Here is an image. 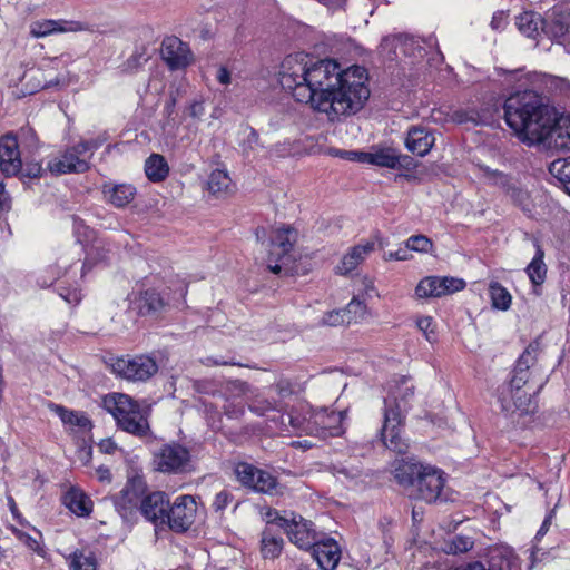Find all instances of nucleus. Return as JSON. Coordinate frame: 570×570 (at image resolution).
<instances>
[{
  "label": "nucleus",
  "instance_id": "17",
  "mask_svg": "<svg viewBox=\"0 0 570 570\" xmlns=\"http://www.w3.org/2000/svg\"><path fill=\"white\" fill-rule=\"evenodd\" d=\"M543 32L559 43L570 41V6L553 7L547 14Z\"/></svg>",
  "mask_w": 570,
  "mask_h": 570
},
{
  "label": "nucleus",
  "instance_id": "7",
  "mask_svg": "<svg viewBox=\"0 0 570 570\" xmlns=\"http://www.w3.org/2000/svg\"><path fill=\"white\" fill-rule=\"evenodd\" d=\"M298 233L286 225L274 228L271 240L267 267L274 274L281 273L291 263V252L297 242Z\"/></svg>",
  "mask_w": 570,
  "mask_h": 570
},
{
  "label": "nucleus",
  "instance_id": "59",
  "mask_svg": "<svg viewBox=\"0 0 570 570\" xmlns=\"http://www.w3.org/2000/svg\"><path fill=\"white\" fill-rule=\"evenodd\" d=\"M98 448L102 453H106V454H112L118 449L116 442L110 438L101 440L98 443Z\"/></svg>",
  "mask_w": 570,
  "mask_h": 570
},
{
  "label": "nucleus",
  "instance_id": "4",
  "mask_svg": "<svg viewBox=\"0 0 570 570\" xmlns=\"http://www.w3.org/2000/svg\"><path fill=\"white\" fill-rule=\"evenodd\" d=\"M102 407L112 415L116 425L135 436H146L149 431L148 411L125 393H109L102 397Z\"/></svg>",
  "mask_w": 570,
  "mask_h": 570
},
{
  "label": "nucleus",
  "instance_id": "9",
  "mask_svg": "<svg viewBox=\"0 0 570 570\" xmlns=\"http://www.w3.org/2000/svg\"><path fill=\"white\" fill-rule=\"evenodd\" d=\"M191 463L189 450L177 443L171 442L161 445L153 458L154 469L158 472L168 474H178L186 472Z\"/></svg>",
  "mask_w": 570,
  "mask_h": 570
},
{
  "label": "nucleus",
  "instance_id": "50",
  "mask_svg": "<svg viewBox=\"0 0 570 570\" xmlns=\"http://www.w3.org/2000/svg\"><path fill=\"white\" fill-rule=\"evenodd\" d=\"M75 257L71 255H62L58 258L56 265L52 267L56 271V276L58 278L62 276H67L71 273L75 265Z\"/></svg>",
  "mask_w": 570,
  "mask_h": 570
},
{
  "label": "nucleus",
  "instance_id": "25",
  "mask_svg": "<svg viewBox=\"0 0 570 570\" xmlns=\"http://www.w3.org/2000/svg\"><path fill=\"white\" fill-rule=\"evenodd\" d=\"M314 413L315 410L306 403H299L292 407L286 415L292 431L297 434L313 435V431L316 430L313 425Z\"/></svg>",
  "mask_w": 570,
  "mask_h": 570
},
{
  "label": "nucleus",
  "instance_id": "15",
  "mask_svg": "<svg viewBox=\"0 0 570 570\" xmlns=\"http://www.w3.org/2000/svg\"><path fill=\"white\" fill-rule=\"evenodd\" d=\"M444 485V472L432 465H425L416 480L419 497L428 503L440 499Z\"/></svg>",
  "mask_w": 570,
  "mask_h": 570
},
{
  "label": "nucleus",
  "instance_id": "35",
  "mask_svg": "<svg viewBox=\"0 0 570 570\" xmlns=\"http://www.w3.org/2000/svg\"><path fill=\"white\" fill-rule=\"evenodd\" d=\"M497 108H494L493 112H489L485 109H482L480 112H468L464 110H455L451 118L456 124H464L468 121L475 122L476 125H484L494 127L497 124Z\"/></svg>",
  "mask_w": 570,
  "mask_h": 570
},
{
  "label": "nucleus",
  "instance_id": "26",
  "mask_svg": "<svg viewBox=\"0 0 570 570\" xmlns=\"http://www.w3.org/2000/svg\"><path fill=\"white\" fill-rule=\"evenodd\" d=\"M313 557L323 570H332L336 567L341 558V550L338 544L333 540H316L315 546H312Z\"/></svg>",
  "mask_w": 570,
  "mask_h": 570
},
{
  "label": "nucleus",
  "instance_id": "2",
  "mask_svg": "<svg viewBox=\"0 0 570 570\" xmlns=\"http://www.w3.org/2000/svg\"><path fill=\"white\" fill-rule=\"evenodd\" d=\"M503 109L507 125L521 140L530 144H546L560 114L547 97L532 90L510 95Z\"/></svg>",
  "mask_w": 570,
  "mask_h": 570
},
{
  "label": "nucleus",
  "instance_id": "31",
  "mask_svg": "<svg viewBox=\"0 0 570 570\" xmlns=\"http://www.w3.org/2000/svg\"><path fill=\"white\" fill-rule=\"evenodd\" d=\"M198 188L207 200L225 199L237 190L233 180H198Z\"/></svg>",
  "mask_w": 570,
  "mask_h": 570
},
{
  "label": "nucleus",
  "instance_id": "1",
  "mask_svg": "<svg viewBox=\"0 0 570 570\" xmlns=\"http://www.w3.org/2000/svg\"><path fill=\"white\" fill-rule=\"evenodd\" d=\"M320 86L312 107L327 115L331 121L341 116L357 114L365 106L371 91L367 86V71L354 65L343 69L335 60H327V67L315 75Z\"/></svg>",
  "mask_w": 570,
  "mask_h": 570
},
{
  "label": "nucleus",
  "instance_id": "46",
  "mask_svg": "<svg viewBox=\"0 0 570 570\" xmlns=\"http://www.w3.org/2000/svg\"><path fill=\"white\" fill-rule=\"evenodd\" d=\"M350 323H352V317H347L345 308L326 312L321 320V324L328 326H340Z\"/></svg>",
  "mask_w": 570,
  "mask_h": 570
},
{
  "label": "nucleus",
  "instance_id": "57",
  "mask_svg": "<svg viewBox=\"0 0 570 570\" xmlns=\"http://www.w3.org/2000/svg\"><path fill=\"white\" fill-rule=\"evenodd\" d=\"M554 517V510H551L544 518L540 529L538 530L535 537H534V541L535 542H539L546 534L547 532L549 531L550 529V525L552 523V519Z\"/></svg>",
  "mask_w": 570,
  "mask_h": 570
},
{
  "label": "nucleus",
  "instance_id": "49",
  "mask_svg": "<svg viewBox=\"0 0 570 570\" xmlns=\"http://www.w3.org/2000/svg\"><path fill=\"white\" fill-rule=\"evenodd\" d=\"M249 409L252 412L257 415H266L271 411H279V405L267 399H256L250 405Z\"/></svg>",
  "mask_w": 570,
  "mask_h": 570
},
{
  "label": "nucleus",
  "instance_id": "45",
  "mask_svg": "<svg viewBox=\"0 0 570 570\" xmlns=\"http://www.w3.org/2000/svg\"><path fill=\"white\" fill-rule=\"evenodd\" d=\"M521 570V561L509 546L501 543V570Z\"/></svg>",
  "mask_w": 570,
  "mask_h": 570
},
{
  "label": "nucleus",
  "instance_id": "64",
  "mask_svg": "<svg viewBox=\"0 0 570 570\" xmlns=\"http://www.w3.org/2000/svg\"><path fill=\"white\" fill-rule=\"evenodd\" d=\"M454 570H487L481 562L469 563L464 567L456 568Z\"/></svg>",
  "mask_w": 570,
  "mask_h": 570
},
{
  "label": "nucleus",
  "instance_id": "63",
  "mask_svg": "<svg viewBox=\"0 0 570 570\" xmlns=\"http://www.w3.org/2000/svg\"><path fill=\"white\" fill-rule=\"evenodd\" d=\"M512 302V297L510 293L501 286V311H507L510 308Z\"/></svg>",
  "mask_w": 570,
  "mask_h": 570
},
{
  "label": "nucleus",
  "instance_id": "34",
  "mask_svg": "<svg viewBox=\"0 0 570 570\" xmlns=\"http://www.w3.org/2000/svg\"><path fill=\"white\" fill-rule=\"evenodd\" d=\"M424 466L420 462L401 460L394 468V476L402 485H413L416 483Z\"/></svg>",
  "mask_w": 570,
  "mask_h": 570
},
{
  "label": "nucleus",
  "instance_id": "18",
  "mask_svg": "<svg viewBox=\"0 0 570 570\" xmlns=\"http://www.w3.org/2000/svg\"><path fill=\"white\" fill-rule=\"evenodd\" d=\"M160 55L171 70L186 68L193 61V53L189 46L176 36H169L163 40Z\"/></svg>",
  "mask_w": 570,
  "mask_h": 570
},
{
  "label": "nucleus",
  "instance_id": "29",
  "mask_svg": "<svg viewBox=\"0 0 570 570\" xmlns=\"http://www.w3.org/2000/svg\"><path fill=\"white\" fill-rule=\"evenodd\" d=\"M63 504L78 517H88L92 512L91 499L79 488L71 487L62 498Z\"/></svg>",
  "mask_w": 570,
  "mask_h": 570
},
{
  "label": "nucleus",
  "instance_id": "41",
  "mask_svg": "<svg viewBox=\"0 0 570 570\" xmlns=\"http://www.w3.org/2000/svg\"><path fill=\"white\" fill-rule=\"evenodd\" d=\"M145 174L147 178H166L169 174V166L165 157L151 154L145 161Z\"/></svg>",
  "mask_w": 570,
  "mask_h": 570
},
{
  "label": "nucleus",
  "instance_id": "61",
  "mask_svg": "<svg viewBox=\"0 0 570 570\" xmlns=\"http://www.w3.org/2000/svg\"><path fill=\"white\" fill-rule=\"evenodd\" d=\"M549 86L553 87L554 89H558L560 91H563L570 87V83L568 80L559 77H550L549 79Z\"/></svg>",
  "mask_w": 570,
  "mask_h": 570
},
{
  "label": "nucleus",
  "instance_id": "20",
  "mask_svg": "<svg viewBox=\"0 0 570 570\" xmlns=\"http://www.w3.org/2000/svg\"><path fill=\"white\" fill-rule=\"evenodd\" d=\"M344 420L345 412L343 411L315 410L313 425L316 430L313 431V435L320 438L337 436L343 433Z\"/></svg>",
  "mask_w": 570,
  "mask_h": 570
},
{
  "label": "nucleus",
  "instance_id": "42",
  "mask_svg": "<svg viewBox=\"0 0 570 570\" xmlns=\"http://www.w3.org/2000/svg\"><path fill=\"white\" fill-rule=\"evenodd\" d=\"M283 549V539L276 538L271 534L268 531L263 533L262 538V553L264 558L274 559L278 557Z\"/></svg>",
  "mask_w": 570,
  "mask_h": 570
},
{
  "label": "nucleus",
  "instance_id": "12",
  "mask_svg": "<svg viewBox=\"0 0 570 570\" xmlns=\"http://www.w3.org/2000/svg\"><path fill=\"white\" fill-rule=\"evenodd\" d=\"M237 480L256 492L276 494L277 480L269 472L261 470L249 463L240 462L235 468Z\"/></svg>",
  "mask_w": 570,
  "mask_h": 570
},
{
  "label": "nucleus",
  "instance_id": "47",
  "mask_svg": "<svg viewBox=\"0 0 570 570\" xmlns=\"http://www.w3.org/2000/svg\"><path fill=\"white\" fill-rule=\"evenodd\" d=\"M347 317H352V322H357L360 318H363L367 312L366 304L354 297L345 307Z\"/></svg>",
  "mask_w": 570,
  "mask_h": 570
},
{
  "label": "nucleus",
  "instance_id": "8",
  "mask_svg": "<svg viewBox=\"0 0 570 570\" xmlns=\"http://www.w3.org/2000/svg\"><path fill=\"white\" fill-rule=\"evenodd\" d=\"M110 367L116 376L130 382H146L158 371L156 361L147 355L116 357Z\"/></svg>",
  "mask_w": 570,
  "mask_h": 570
},
{
  "label": "nucleus",
  "instance_id": "38",
  "mask_svg": "<svg viewBox=\"0 0 570 570\" xmlns=\"http://www.w3.org/2000/svg\"><path fill=\"white\" fill-rule=\"evenodd\" d=\"M535 393H527L525 391H514L513 403L519 416H532L538 410Z\"/></svg>",
  "mask_w": 570,
  "mask_h": 570
},
{
  "label": "nucleus",
  "instance_id": "60",
  "mask_svg": "<svg viewBox=\"0 0 570 570\" xmlns=\"http://www.w3.org/2000/svg\"><path fill=\"white\" fill-rule=\"evenodd\" d=\"M216 79L219 83L224 85V86H228L230 82H232V75H230V71L224 67V66H220L218 69H217V72H216Z\"/></svg>",
  "mask_w": 570,
  "mask_h": 570
},
{
  "label": "nucleus",
  "instance_id": "10",
  "mask_svg": "<svg viewBox=\"0 0 570 570\" xmlns=\"http://www.w3.org/2000/svg\"><path fill=\"white\" fill-rule=\"evenodd\" d=\"M274 523L283 528L289 540L299 549H311L312 546H315L316 540L321 538L311 521L294 513H291V517H277Z\"/></svg>",
  "mask_w": 570,
  "mask_h": 570
},
{
  "label": "nucleus",
  "instance_id": "3",
  "mask_svg": "<svg viewBox=\"0 0 570 570\" xmlns=\"http://www.w3.org/2000/svg\"><path fill=\"white\" fill-rule=\"evenodd\" d=\"M327 60L313 62L311 57L304 52L286 56L278 71V81L282 88L292 94L298 102L313 105L316 91L320 86L314 81V75L320 69L327 67Z\"/></svg>",
  "mask_w": 570,
  "mask_h": 570
},
{
  "label": "nucleus",
  "instance_id": "58",
  "mask_svg": "<svg viewBox=\"0 0 570 570\" xmlns=\"http://www.w3.org/2000/svg\"><path fill=\"white\" fill-rule=\"evenodd\" d=\"M11 208V198L7 193L4 185L0 181V212H8Z\"/></svg>",
  "mask_w": 570,
  "mask_h": 570
},
{
  "label": "nucleus",
  "instance_id": "14",
  "mask_svg": "<svg viewBox=\"0 0 570 570\" xmlns=\"http://www.w3.org/2000/svg\"><path fill=\"white\" fill-rule=\"evenodd\" d=\"M197 503L189 494L179 495L170 505L167 525L175 532L187 531L195 522Z\"/></svg>",
  "mask_w": 570,
  "mask_h": 570
},
{
  "label": "nucleus",
  "instance_id": "19",
  "mask_svg": "<svg viewBox=\"0 0 570 570\" xmlns=\"http://www.w3.org/2000/svg\"><path fill=\"white\" fill-rule=\"evenodd\" d=\"M169 509V499L167 494L161 491L146 495L139 507L144 518L156 527L167 524Z\"/></svg>",
  "mask_w": 570,
  "mask_h": 570
},
{
  "label": "nucleus",
  "instance_id": "6",
  "mask_svg": "<svg viewBox=\"0 0 570 570\" xmlns=\"http://www.w3.org/2000/svg\"><path fill=\"white\" fill-rule=\"evenodd\" d=\"M186 295L187 285L183 281L176 279L161 292L155 288L141 292L135 299V305L139 314L147 315L159 312L165 306L183 303Z\"/></svg>",
  "mask_w": 570,
  "mask_h": 570
},
{
  "label": "nucleus",
  "instance_id": "37",
  "mask_svg": "<svg viewBox=\"0 0 570 570\" xmlns=\"http://www.w3.org/2000/svg\"><path fill=\"white\" fill-rule=\"evenodd\" d=\"M409 157H401L392 148H380L372 150L371 164L374 166L396 168L403 166L402 160H406Z\"/></svg>",
  "mask_w": 570,
  "mask_h": 570
},
{
  "label": "nucleus",
  "instance_id": "27",
  "mask_svg": "<svg viewBox=\"0 0 570 570\" xmlns=\"http://www.w3.org/2000/svg\"><path fill=\"white\" fill-rule=\"evenodd\" d=\"M435 138L433 134L425 127L413 126L409 129L405 146L417 156H425L434 146Z\"/></svg>",
  "mask_w": 570,
  "mask_h": 570
},
{
  "label": "nucleus",
  "instance_id": "21",
  "mask_svg": "<svg viewBox=\"0 0 570 570\" xmlns=\"http://www.w3.org/2000/svg\"><path fill=\"white\" fill-rule=\"evenodd\" d=\"M540 352L539 340L532 341L519 356L511 377V387L514 391H521L529 380V368L537 361Z\"/></svg>",
  "mask_w": 570,
  "mask_h": 570
},
{
  "label": "nucleus",
  "instance_id": "62",
  "mask_svg": "<svg viewBox=\"0 0 570 570\" xmlns=\"http://www.w3.org/2000/svg\"><path fill=\"white\" fill-rule=\"evenodd\" d=\"M96 475L100 482H110L111 473L110 470L104 465L96 469Z\"/></svg>",
  "mask_w": 570,
  "mask_h": 570
},
{
  "label": "nucleus",
  "instance_id": "56",
  "mask_svg": "<svg viewBox=\"0 0 570 570\" xmlns=\"http://www.w3.org/2000/svg\"><path fill=\"white\" fill-rule=\"evenodd\" d=\"M232 499L230 492L223 490L215 495L213 508L215 511H223L232 502Z\"/></svg>",
  "mask_w": 570,
  "mask_h": 570
},
{
  "label": "nucleus",
  "instance_id": "22",
  "mask_svg": "<svg viewBox=\"0 0 570 570\" xmlns=\"http://www.w3.org/2000/svg\"><path fill=\"white\" fill-rule=\"evenodd\" d=\"M414 394V385L409 377L393 380L387 384V395L384 397V409L401 410L404 414L407 401Z\"/></svg>",
  "mask_w": 570,
  "mask_h": 570
},
{
  "label": "nucleus",
  "instance_id": "32",
  "mask_svg": "<svg viewBox=\"0 0 570 570\" xmlns=\"http://www.w3.org/2000/svg\"><path fill=\"white\" fill-rule=\"evenodd\" d=\"M49 409L59 416L61 422L69 428H79L80 430H90L92 426L91 421L81 411L69 410L59 404H49Z\"/></svg>",
  "mask_w": 570,
  "mask_h": 570
},
{
  "label": "nucleus",
  "instance_id": "51",
  "mask_svg": "<svg viewBox=\"0 0 570 570\" xmlns=\"http://www.w3.org/2000/svg\"><path fill=\"white\" fill-rule=\"evenodd\" d=\"M472 547L473 542L470 540V538L456 535L451 540L448 552L462 553L469 551L472 549Z\"/></svg>",
  "mask_w": 570,
  "mask_h": 570
},
{
  "label": "nucleus",
  "instance_id": "28",
  "mask_svg": "<svg viewBox=\"0 0 570 570\" xmlns=\"http://www.w3.org/2000/svg\"><path fill=\"white\" fill-rule=\"evenodd\" d=\"M136 187L130 183H116L114 180L104 184L102 194L105 199L116 207H124L134 200Z\"/></svg>",
  "mask_w": 570,
  "mask_h": 570
},
{
  "label": "nucleus",
  "instance_id": "11",
  "mask_svg": "<svg viewBox=\"0 0 570 570\" xmlns=\"http://www.w3.org/2000/svg\"><path fill=\"white\" fill-rule=\"evenodd\" d=\"M405 415L402 411L389 407L383 410V425L380 435L383 444L397 453H405L409 444L402 436Z\"/></svg>",
  "mask_w": 570,
  "mask_h": 570
},
{
  "label": "nucleus",
  "instance_id": "24",
  "mask_svg": "<svg viewBox=\"0 0 570 570\" xmlns=\"http://www.w3.org/2000/svg\"><path fill=\"white\" fill-rule=\"evenodd\" d=\"M375 249L373 240L362 242L351 247L342 257L340 264L336 266V273L346 275L356 269L365 258Z\"/></svg>",
  "mask_w": 570,
  "mask_h": 570
},
{
  "label": "nucleus",
  "instance_id": "39",
  "mask_svg": "<svg viewBox=\"0 0 570 570\" xmlns=\"http://www.w3.org/2000/svg\"><path fill=\"white\" fill-rule=\"evenodd\" d=\"M543 250L538 247L534 257L527 267V274L535 286L543 284L547 276V266L543 262Z\"/></svg>",
  "mask_w": 570,
  "mask_h": 570
},
{
  "label": "nucleus",
  "instance_id": "36",
  "mask_svg": "<svg viewBox=\"0 0 570 570\" xmlns=\"http://www.w3.org/2000/svg\"><path fill=\"white\" fill-rule=\"evenodd\" d=\"M544 19L535 12H523L515 18V24L520 32L529 38L535 37L539 30L543 31Z\"/></svg>",
  "mask_w": 570,
  "mask_h": 570
},
{
  "label": "nucleus",
  "instance_id": "23",
  "mask_svg": "<svg viewBox=\"0 0 570 570\" xmlns=\"http://www.w3.org/2000/svg\"><path fill=\"white\" fill-rule=\"evenodd\" d=\"M248 390V385L242 381H232L226 384L223 406L226 415L237 417L244 413L245 396Z\"/></svg>",
  "mask_w": 570,
  "mask_h": 570
},
{
  "label": "nucleus",
  "instance_id": "44",
  "mask_svg": "<svg viewBox=\"0 0 570 570\" xmlns=\"http://www.w3.org/2000/svg\"><path fill=\"white\" fill-rule=\"evenodd\" d=\"M404 245L406 248L416 253H430L433 249V242L425 235H413L409 237Z\"/></svg>",
  "mask_w": 570,
  "mask_h": 570
},
{
  "label": "nucleus",
  "instance_id": "43",
  "mask_svg": "<svg viewBox=\"0 0 570 570\" xmlns=\"http://www.w3.org/2000/svg\"><path fill=\"white\" fill-rule=\"evenodd\" d=\"M417 328L423 333L426 341L435 343L438 341L436 323L432 316H420L416 320Z\"/></svg>",
  "mask_w": 570,
  "mask_h": 570
},
{
  "label": "nucleus",
  "instance_id": "5",
  "mask_svg": "<svg viewBox=\"0 0 570 570\" xmlns=\"http://www.w3.org/2000/svg\"><path fill=\"white\" fill-rule=\"evenodd\" d=\"M105 137L80 140L66 149L61 155L47 160L46 171L52 176L83 174L89 169V160L94 153L105 142Z\"/></svg>",
  "mask_w": 570,
  "mask_h": 570
},
{
  "label": "nucleus",
  "instance_id": "48",
  "mask_svg": "<svg viewBox=\"0 0 570 570\" xmlns=\"http://www.w3.org/2000/svg\"><path fill=\"white\" fill-rule=\"evenodd\" d=\"M549 171L553 178H570V157L552 161Z\"/></svg>",
  "mask_w": 570,
  "mask_h": 570
},
{
  "label": "nucleus",
  "instance_id": "13",
  "mask_svg": "<svg viewBox=\"0 0 570 570\" xmlns=\"http://www.w3.org/2000/svg\"><path fill=\"white\" fill-rule=\"evenodd\" d=\"M465 282L452 276H426L415 287V296L422 298H435L462 291Z\"/></svg>",
  "mask_w": 570,
  "mask_h": 570
},
{
  "label": "nucleus",
  "instance_id": "30",
  "mask_svg": "<svg viewBox=\"0 0 570 570\" xmlns=\"http://www.w3.org/2000/svg\"><path fill=\"white\" fill-rule=\"evenodd\" d=\"M83 30V26L77 21L43 20L32 24L31 32L35 37H46L53 32H75Z\"/></svg>",
  "mask_w": 570,
  "mask_h": 570
},
{
  "label": "nucleus",
  "instance_id": "33",
  "mask_svg": "<svg viewBox=\"0 0 570 570\" xmlns=\"http://www.w3.org/2000/svg\"><path fill=\"white\" fill-rule=\"evenodd\" d=\"M548 145H553L557 149L570 151V116L559 114L558 124L553 126L551 137L547 139Z\"/></svg>",
  "mask_w": 570,
  "mask_h": 570
},
{
  "label": "nucleus",
  "instance_id": "40",
  "mask_svg": "<svg viewBox=\"0 0 570 570\" xmlns=\"http://www.w3.org/2000/svg\"><path fill=\"white\" fill-rule=\"evenodd\" d=\"M69 570H97V560L92 552L76 550L67 558Z\"/></svg>",
  "mask_w": 570,
  "mask_h": 570
},
{
  "label": "nucleus",
  "instance_id": "53",
  "mask_svg": "<svg viewBox=\"0 0 570 570\" xmlns=\"http://www.w3.org/2000/svg\"><path fill=\"white\" fill-rule=\"evenodd\" d=\"M58 292L59 295L70 305H77L81 301V293L78 287L67 288L59 285Z\"/></svg>",
  "mask_w": 570,
  "mask_h": 570
},
{
  "label": "nucleus",
  "instance_id": "55",
  "mask_svg": "<svg viewBox=\"0 0 570 570\" xmlns=\"http://www.w3.org/2000/svg\"><path fill=\"white\" fill-rule=\"evenodd\" d=\"M245 139L243 141V149L244 151L254 150L259 142V136L257 131L254 128H247L244 130Z\"/></svg>",
  "mask_w": 570,
  "mask_h": 570
},
{
  "label": "nucleus",
  "instance_id": "54",
  "mask_svg": "<svg viewBox=\"0 0 570 570\" xmlns=\"http://www.w3.org/2000/svg\"><path fill=\"white\" fill-rule=\"evenodd\" d=\"M146 483L142 476L136 475L128 481L125 489L121 491L124 497H129L131 493L144 492Z\"/></svg>",
  "mask_w": 570,
  "mask_h": 570
},
{
  "label": "nucleus",
  "instance_id": "52",
  "mask_svg": "<svg viewBox=\"0 0 570 570\" xmlns=\"http://www.w3.org/2000/svg\"><path fill=\"white\" fill-rule=\"evenodd\" d=\"M336 155L344 159L362 164H371L372 158V151L340 150Z\"/></svg>",
  "mask_w": 570,
  "mask_h": 570
},
{
  "label": "nucleus",
  "instance_id": "16",
  "mask_svg": "<svg viewBox=\"0 0 570 570\" xmlns=\"http://www.w3.org/2000/svg\"><path fill=\"white\" fill-rule=\"evenodd\" d=\"M22 169V159L17 136L12 132L0 137V171L7 177L17 176Z\"/></svg>",
  "mask_w": 570,
  "mask_h": 570
}]
</instances>
